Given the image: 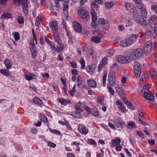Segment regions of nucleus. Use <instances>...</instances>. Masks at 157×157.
<instances>
[{
  "label": "nucleus",
  "mask_w": 157,
  "mask_h": 157,
  "mask_svg": "<svg viewBox=\"0 0 157 157\" xmlns=\"http://www.w3.org/2000/svg\"><path fill=\"white\" fill-rule=\"evenodd\" d=\"M133 68L136 77L137 78H139L141 74V68L140 64L138 62H135Z\"/></svg>",
  "instance_id": "6"
},
{
  "label": "nucleus",
  "mask_w": 157,
  "mask_h": 157,
  "mask_svg": "<svg viewBox=\"0 0 157 157\" xmlns=\"http://www.w3.org/2000/svg\"><path fill=\"white\" fill-rule=\"evenodd\" d=\"M53 33V39L55 41L57 44H60V43L62 42V41L61 40L59 37L58 33L57 32L54 33Z\"/></svg>",
  "instance_id": "20"
},
{
  "label": "nucleus",
  "mask_w": 157,
  "mask_h": 157,
  "mask_svg": "<svg viewBox=\"0 0 157 157\" xmlns=\"http://www.w3.org/2000/svg\"><path fill=\"white\" fill-rule=\"evenodd\" d=\"M49 25L52 30V33L57 32L58 29V22L56 21H52L49 23Z\"/></svg>",
  "instance_id": "10"
},
{
  "label": "nucleus",
  "mask_w": 157,
  "mask_h": 157,
  "mask_svg": "<svg viewBox=\"0 0 157 157\" xmlns=\"http://www.w3.org/2000/svg\"><path fill=\"white\" fill-rule=\"evenodd\" d=\"M25 77L26 80L30 81L32 79L35 78L36 76L33 73H29L28 74H25Z\"/></svg>",
  "instance_id": "21"
},
{
  "label": "nucleus",
  "mask_w": 157,
  "mask_h": 157,
  "mask_svg": "<svg viewBox=\"0 0 157 157\" xmlns=\"http://www.w3.org/2000/svg\"><path fill=\"white\" fill-rule=\"evenodd\" d=\"M33 101L35 103L38 105H41L42 103L41 100L38 98H34L33 99Z\"/></svg>",
  "instance_id": "37"
},
{
  "label": "nucleus",
  "mask_w": 157,
  "mask_h": 157,
  "mask_svg": "<svg viewBox=\"0 0 157 157\" xmlns=\"http://www.w3.org/2000/svg\"><path fill=\"white\" fill-rule=\"evenodd\" d=\"M0 72L4 75H9L10 74L9 71L6 69L1 70Z\"/></svg>",
  "instance_id": "42"
},
{
  "label": "nucleus",
  "mask_w": 157,
  "mask_h": 157,
  "mask_svg": "<svg viewBox=\"0 0 157 157\" xmlns=\"http://www.w3.org/2000/svg\"><path fill=\"white\" fill-rule=\"evenodd\" d=\"M69 0H67L66 2H65L63 4V12L66 18H67L68 16V3L69 2Z\"/></svg>",
  "instance_id": "14"
},
{
  "label": "nucleus",
  "mask_w": 157,
  "mask_h": 157,
  "mask_svg": "<svg viewBox=\"0 0 157 157\" xmlns=\"http://www.w3.org/2000/svg\"><path fill=\"white\" fill-rule=\"evenodd\" d=\"M22 0L23 2V3L22 4L23 11L25 14H26L28 13V7L27 3V0Z\"/></svg>",
  "instance_id": "19"
},
{
  "label": "nucleus",
  "mask_w": 157,
  "mask_h": 157,
  "mask_svg": "<svg viewBox=\"0 0 157 157\" xmlns=\"http://www.w3.org/2000/svg\"><path fill=\"white\" fill-rule=\"evenodd\" d=\"M128 39L123 40L120 42V45L123 47H125L131 45Z\"/></svg>",
  "instance_id": "22"
},
{
  "label": "nucleus",
  "mask_w": 157,
  "mask_h": 157,
  "mask_svg": "<svg viewBox=\"0 0 157 157\" xmlns=\"http://www.w3.org/2000/svg\"><path fill=\"white\" fill-rule=\"evenodd\" d=\"M134 18L135 21L142 26H146L147 24L146 20L136 12L134 13Z\"/></svg>",
  "instance_id": "3"
},
{
  "label": "nucleus",
  "mask_w": 157,
  "mask_h": 157,
  "mask_svg": "<svg viewBox=\"0 0 157 157\" xmlns=\"http://www.w3.org/2000/svg\"><path fill=\"white\" fill-rule=\"evenodd\" d=\"M14 3L16 5H19L21 4H22L23 2L22 0H15L14 1Z\"/></svg>",
  "instance_id": "54"
},
{
  "label": "nucleus",
  "mask_w": 157,
  "mask_h": 157,
  "mask_svg": "<svg viewBox=\"0 0 157 157\" xmlns=\"http://www.w3.org/2000/svg\"><path fill=\"white\" fill-rule=\"evenodd\" d=\"M141 5L140 8L137 7V8L140 10L141 13L142 15L144 17H145L147 16V14L145 6L143 4Z\"/></svg>",
  "instance_id": "17"
},
{
  "label": "nucleus",
  "mask_w": 157,
  "mask_h": 157,
  "mask_svg": "<svg viewBox=\"0 0 157 157\" xmlns=\"http://www.w3.org/2000/svg\"><path fill=\"white\" fill-rule=\"evenodd\" d=\"M75 85L73 86L72 89L71 90H70V91H69V93H70V94L72 96H73L74 93L75 92Z\"/></svg>",
  "instance_id": "58"
},
{
  "label": "nucleus",
  "mask_w": 157,
  "mask_h": 157,
  "mask_svg": "<svg viewBox=\"0 0 157 157\" xmlns=\"http://www.w3.org/2000/svg\"><path fill=\"white\" fill-rule=\"evenodd\" d=\"M107 72L106 71H105L103 73V75L102 77V82L103 86H105L106 85V78L107 77Z\"/></svg>",
  "instance_id": "36"
},
{
  "label": "nucleus",
  "mask_w": 157,
  "mask_h": 157,
  "mask_svg": "<svg viewBox=\"0 0 157 157\" xmlns=\"http://www.w3.org/2000/svg\"><path fill=\"white\" fill-rule=\"evenodd\" d=\"M11 17V14L7 12L5 13L2 15L1 16V18L2 19H4L6 18H9Z\"/></svg>",
  "instance_id": "31"
},
{
  "label": "nucleus",
  "mask_w": 157,
  "mask_h": 157,
  "mask_svg": "<svg viewBox=\"0 0 157 157\" xmlns=\"http://www.w3.org/2000/svg\"><path fill=\"white\" fill-rule=\"evenodd\" d=\"M39 117L40 119L43 122H46L48 121V119L45 116L43 115H40Z\"/></svg>",
  "instance_id": "47"
},
{
  "label": "nucleus",
  "mask_w": 157,
  "mask_h": 157,
  "mask_svg": "<svg viewBox=\"0 0 157 157\" xmlns=\"http://www.w3.org/2000/svg\"><path fill=\"white\" fill-rule=\"evenodd\" d=\"M151 9L157 13V6L153 5L151 6Z\"/></svg>",
  "instance_id": "64"
},
{
  "label": "nucleus",
  "mask_w": 157,
  "mask_h": 157,
  "mask_svg": "<svg viewBox=\"0 0 157 157\" xmlns=\"http://www.w3.org/2000/svg\"><path fill=\"white\" fill-rule=\"evenodd\" d=\"M41 21V18H37L36 20L35 25L36 26H38L40 24Z\"/></svg>",
  "instance_id": "56"
},
{
  "label": "nucleus",
  "mask_w": 157,
  "mask_h": 157,
  "mask_svg": "<svg viewBox=\"0 0 157 157\" xmlns=\"http://www.w3.org/2000/svg\"><path fill=\"white\" fill-rule=\"evenodd\" d=\"M139 35L138 34H135L132 35L130 37L128 38L131 45L135 43Z\"/></svg>",
  "instance_id": "16"
},
{
  "label": "nucleus",
  "mask_w": 157,
  "mask_h": 157,
  "mask_svg": "<svg viewBox=\"0 0 157 157\" xmlns=\"http://www.w3.org/2000/svg\"><path fill=\"white\" fill-rule=\"evenodd\" d=\"M143 51L141 48H138L132 51L129 56V59H135L140 57L143 53Z\"/></svg>",
  "instance_id": "2"
},
{
  "label": "nucleus",
  "mask_w": 157,
  "mask_h": 157,
  "mask_svg": "<svg viewBox=\"0 0 157 157\" xmlns=\"http://www.w3.org/2000/svg\"><path fill=\"white\" fill-rule=\"evenodd\" d=\"M51 132L55 134H59L60 133V132L59 131L56 130H51Z\"/></svg>",
  "instance_id": "63"
},
{
  "label": "nucleus",
  "mask_w": 157,
  "mask_h": 157,
  "mask_svg": "<svg viewBox=\"0 0 157 157\" xmlns=\"http://www.w3.org/2000/svg\"><path fill=\"white\" fill-rule=\"evenodd\" d=\"M91 41L95 43H99L101 41L100 38L98 36H94L91 38Z\"/></svg>",
  "instance_id": "32"
},
{
  "label": "nucleus",
  "mask_w": 157,
  "mask_h": 157,
  "mask_svg": "<svg viewBox=\"0 0 157 157\" xmlns=\"http://www.w3.org/2000/svg\"><path fill=\"white\" fill-rule=\"evenodd\" d=\"M148 79V77L147 75H144L142 76V78L141 79V80L142 81H146Z\"/></svg>",
  "instance_id": "62"
},
{
  "label": "nucleus",
  "mask_w": 157,
  "mask_h": 157,
  "mask_svg": "<svg viewBox=\"0 0 157 157\" xmlns=\"http://www.w3.org/2000/svg\"><path fill=\"white\" fill-rule=\"evenodd\" d=\"M58 100L61 104L64 105H65L66 104L69 102V100H64L62 98L59 99Z\"/></svg>",
  "instance_id": "45"
},
{
  "label": "nucleus",
  "mask_w": 157,
  "mask_h": 157,
  "mask_svg": "<svg viewBox=\"0 0 157 157\" xmlns=\"http://www.w3.org/2000/svg\"><path fill=\"white\" fill-rule=\"evenodd\" d=\"M108 84L109 86H114L116 84V78L115 72L114 70H111L109 73L108 75Z\"/></svg>",
  "instance_id": "4"
},
{
  "label": "nucleus",
  "mask_w": 157,
  "mask_h": 157,
  "mask_svg": "<svg viewBox=\"0 0 157 157\" xmlns=\"http://www.w3.org/2000/svg\"><path fill=\"white\" fill-rule=\"evenodd\" d=\"M4 63L7 68L10 69L12 68V64L10 60L7 59H5L4 61Z\"/></svg>",
  "instance_id": "35"
},
{
  "label": "nucleus",
  "mask_w": 157,
  "mask_h": 157,
  "mask_svg": "<svg viewBox=\"0 0 157 157\" xmlns=\"http://www.w3.org/2000/svg\"><path fill=\"white\" fill-rule=\"evenodd\" d=\"M79 62L80 64L82 65L81 66V68L82 69H85V61L84 60L83 58H81L79 60Z\"/></svg>",
  "instance_id": "43"
},
{
  "label": "nucleus",
  "mask_w": 157,
  "mask_h": 157,
  "mask_svg": "<svg viewBox=\"0 0 157 157\" xmlns=\"http://www.w3.org/2000/svg\"><path fill=\"white\" fill-rule=\"evenodd\" d=\"M121 142L120 139L117 138L114 140H113L112 141V147H115L117 145L119 144Z\"/></svg>",
  "instance_id": "24"
},
{
  "label": "nucleus",
  "mask_w": 157,
  "mask_h": 157,
  "mask_svg": "<svg viewBox=\"0 0 157 157\" xmlns=\"http://www.w3.org/2000/svg\"><path fill=\"white\" fill-rule=\"evenodd\" d=\"M107 52L109 55V56H111L114 54V50L112 49H110L108 50Z\"/></svg>",
  "instance_id": "61"
},
{
  "label": "nucleus",
  "mask_w": 157,
  "mask_h": 157,
  "mask_svg": "<svg viewBox=\"0 0 157 157\" xmlns=\"http://www.w3.org/2000/svg\"><path fill=\"white\" fill-rule=\"evenodd\" d=\"M87 83L88 86L90 87L94 88L97 86L96 82L93 80H88L87 81Z\"/></svg>",
  "instance_id": "23"
},
{
  "label": "nucleus",
  "mask_w": 157,
  "mask_h": 157,
  "mask_svg": "<svg viewBox=\"0 0 157 157\" xmlns=\"http://www.w3.org/2000/svg\"><path fill=\"white\" fill-rule=\"evenodd\" d=\"M78 13L80 17L87 20L89 18L88 12L85 9L79 7L78 10Z\"/></svg>",
  "instance_id": "5"
},
{
  "label": "nucleus",
  "mask_w": 157,
  "mask_h": 157,
  "mask_svg": "<svg viewBox=\"0 0 157 157\" xmlns=\"http://www.w3.org/2000/svg\"><path fill=\"white\" fill-rule=\"evenodd\" d=\"M136 133L138 136H139L140 137H141L142 138H144V135L142 132H140L137 131Z\"/></svg>",
  "instance_id": "60"
},
{
  "label": "nucleus",
  "mask_w": 157,
  "mask_h": 157,
  "mask_svg": "<svg viewBox=\"0 0 157 157\" xmlns=\"http://www.w3.org/2000/svg\"><path fill=\"white\" fill-rule=\"evenodd\" d=\"M91 11H97L98 9V6L96 3L94 2H92L91 4Z\"/></svg>",
  "instance_id": "34"
},
{
  "label": "nucleus",
  "mask_w": 157,
  "mask_h": 157,
  "mask_svg": "<svg viewBox=\"0 0 157 157\" xmlns=\"http://www.w3.org/2000/svg\"><path fill=\"white\" fill-rule=\"evenodd\" d=\"M112 86H109V84L107 85V87L109 90V92L111 93L112 95H113L115 93L114 90L113 89V88L112 87Z\"/></svg>",
  "instance_id": "46"
},
{
  "label": "nucleus",
  "mask_w": 157,
  "mask_h": 157,
  "mask_svg": "<svg viewBox=\"0 0 157 157\" xmlns=\"http://www.w3.org/2000/svg\"><path fill=\"white\" fill-rule=\"evenodd\" d=\"M95 65L94 64H93L91 66H88L86 67V70L88 72H90L94 71L95 69Z\"/></svg>",
  "instance_id": "33"
},
{
  "label": "nucleus",
  "mask_w": 157,
  "mask_h": 157,
  "mask_svg": "<svg viewBox=\"0 0 157 157\" xmlns=\"http://www.w3.org/2000/svg\"><path fill=\"white\" fill-rule=\"evenodd\" d=\"M150 74L153 78L155 80L157 79V71L154 69H151L150 72Z\"/></svg>",
  "instance_id": "25"
},
{
  "label": "nucleus",
  "mask_w": 157,
  "mask_h": 157,
  "mask_svg": "<svg viewBox=\"0 0 157 157\" xmlns=\"http://www.w3.org/2000/svg\"><path fill=\"white\" fill-rule=\"evenodd\" d=\"M115 89L117 93L120 96H121L124 94L123 89L121 87L119 86H116Z\"/></svg>",
  "instance_id": "26"
},
{
  "label": "nucleus",
  "mask_w": 157,
  "mask_h": 157,
  "mask_svg": "<svg viewBox=\"0 0 157 157\" xmlns=\"http://www.w3.org/2000/svg\"><path fill=\"white\" fill-rule=\"evenodd\" d=\"M75 108L76 111L78 113H80L83 111V109L78 103L77 105L75 106Z\"/></svg>",
  "instance_id": "39"
},
{
  "label": "nucleus",
  "mask_w": 157,
  "mask_h": 157,
  "mask_svg": "<svg viewBox=\"0 0 157 157\" xmlns=\"http://www.w3.org/2000/svg\"><path fill=\"white\" fill-rule=\"evenodd\" d=\"M147 31L145 33L144 37L147 39L151 38L153 35V29L147 28Z\"/></svg>",
  "instance_id": "18"
},
{
  "label": "nucleus",
  "mask_w": 157,
  "mask_h": 157,
  "mask_svg": "<svg viewBox=\"0 0 157 157\" xmlns=\"http://www.w3.org/2000/svg\"><path fill=\"white\" fill-rule=\"evenodd\" d=\"M141 93L144 95V98L147 100L151 101L154 99V94L150 93L149 90L148 84H146L143 87Z\"/></svg>",
  "instance_id": "1"
},
{
  "label": "nucleus",
  "mask_w": 157,
  "mask_h": 157,
  "mask_svg": "<svg viewBox=\"0 0 157 157\" xmlns=\"http://www.w3.org/2000/svg\"><path fill=\"white\" fill-rule=\"evenodd\" d=\"M108 22V21L104 19L103 18H101L99 19L98 21V23L99 24L105 25V23H107Z\"/></svg>",
  "instance_id": "44"
},
{
  "label": "nucleus",
  "mask_w": 157,
  "mask_h": 157,
  "mask_svg": "<svg viewBox=\"0 0 157 157\" xmlns=\"http://www.w3.org/2000/svg\"><path fill=\"white\" fill-rule=\"evenodd\" d=\"M127 127L129 129H131L133 128H135V124L132 121L129 122L127 125Z\"/></svg>",
  "instance_id": "38"
},
{
  "label": "nucleus",
  "mask_w": 157,
  "mask_h": 157,
  "mask_svg": "<svg viewBox=\"0 0 157 157\" xmlns=\"http://www.w3.org/2000/svg\"><path fill=\"white\" fill-rule=\"evenodd\" d=\"M87 142L90 144L93 145H95L96 144V142L95 140H93L91 139H90L88 140Z\"/></svg>",
  "instance_id": "57"
},
{
  "label": "nucleus",
  "mask_w": 157,
  "mask_h": 157,
  "mask_svg": "<svg viewBox=\"0 0 157 157\" xmlns=\"http://www.w3.org/2000/svg\"><path fill=\"white\" fill-rule=\"evenodd\" d=\"M133 1L136 3L137 7L140 8V4H143L141 3L142 0H133Z\"/></svg>",
  "instance_id": "48"
},
{
  "label": "nucleus",
  "mask_w": 157,
  "mask_h": 157,
  "mask_svg": "<svg viewBox=\"0 0 157 157\" xmlns=\"http://www.w3.org/2000/svg\"><path fill=\"white\" fill-rule=\"evenodd\" d=\"M128 107L130 109L132 110H134L135 109V107L130 102H129L127 105Z\"/></svg>",
  "instance_id": "49"
},
{
  "label": "nucleus",
  "mask_w": 157,
  "mask_h": 157,
  "mask_svg": "<svg viewBox=\"0 0 157 157\" xmlns=\"http://www.w3.org/2000/svg\"><path fill=\"white\" fill-rule=\"evenodd\" d=\"M119 108L124 113H125L127 111L126 109L125 106L124 105H122L119 106Z\"/></svg>",
  "instance_id": "51"
},
{
  "label": "nucleus",
  "mask_w": 157,
  "mask_h": 157,
  "mask_svg": "<svg viewBox=\"0 0 157 157\" xmlns=\"http://www.w3.org/2000/svg\"><path fill=\"white\" fill-rule=\"evenodd\" d=\"M78 129L80 133L82 135H86L88 132V128L83 124H79Z\"/></svg>",
  "instance_id": "11"
},
{
  "label": "nucleus",
  "mask_w": 157,
  "mask_h": 157,
  "mask_svg": "<svg viewBox=\"0 0 157 157\" xmlns=\"http://www.w3.org/2000/svg\"><path fill=\"white\" fill-rule=\"evenodd\" d=\"M58 45L56 48L55 51L56 52H60L62 51L63 48V45L61 43H60V44H57Z\"/></svg>",
  "instance_id": "28"
},
{
  "label": "nucleus",
  "mask_w": 157,
  "mask_h": 157,
  "mask_svg": "<svg viewBox=\"0 0 157 157\" xmlns=\"http://www.w3.org/2000/svg\"><path fill=\"white\" fill-rule=\"evenodd\" d=\"M14 37L15 40H18L20 39V36L17 32H16L14 33Z\"/></svg>",
  "instance_id": "59"
},
{
  "label": "nucleus",
  "mask_w": 157,
  "mask_h": 157,
  "mask_svg": "<svg viewBox=\"0 0 157 157\" xmlns=\"http://www.w3.org/2000/svg\"><path fill=\"white\" fill-rule=\"evenodd\" d=\"M115 124L116 127L117 128H122V126L125 124L124 121L121 118H117L115 121Z\"/></svg>",
  "instance_id": "15"
},
{
  "label": "nucleus",
  "mask_w": 157,
  "mask_h": 157,
  "mask_svg": "<svg viewBox=\"0 0 157 157\" xmlns=\"http://www.w3.org/2000/svg\"><path fill=\"white\" fill-rule=\"evenodd\" d=\"M18 22L20 24H23L24 23V20L22 17L19 16L17 19Z\"/></svg>",
  "instance_id": "53"
},
{
  "label": "nucleus",
  "mask_w": 157,
  "mask_h": 157,
  "mask_svg": "<svg viewBox=\"0 0 157 157\" xmlns=\"http://www.w3.org/2000/svg\"><path fill=\"white\" fill-rule=\"evenodd\" d=\"M73 26L75 31L77 33H80L82 29L81 25L77 21H74L73 22Z\"/></svg>",
  "instance_id": "13"
},
{
  "label": "nucleus",
  "mask_w": 157,
  "mask_h": 157,
  "mask_svg": "<svg viewBox=\"0 0 157 157\" xmlns=\"http://www.w3.org/2000/svg\"><path fill=\"white\" fill-rule=\"evenodd\" d=\"M77 85L78 87L81 85L84 82V81L83 80V78H82L80 76H78L77 78Z\"/></svg>",
  "instance_id": "30"
},
{
  "label": "nucleus",
  "mask_w": 157,
  "mask_h": 157,
  "mask_svg": "<svg viewBox=\"0 0 157 157\" xmlns=\"http://www.w3.org/2000/svg\"><path fill=\"white\" fill-rule=\"evenodd\" d=\"M72 74V79L73 82L76 81V75L78 74V71L76 69H72L71 70Z\"/></svg>",
  "instance_id": "29"
},
{
  "label": "nucleus",
  "mask_w": 157,
  "mask_h": 157,
  "mask_svg": "<svg viewBox=\"0 0 157 157\" xmlns=\"http://www.w3.org/2000/svg\"><path fill=\"white\" fill-rule=\"evenodd\" d=\"M49 44L51 48L53 51H55L56 47L54 43L51 42Z\"/></svg>",
  "instance_id": "55"
},
{
  "label": "nucleus",
  "mask_w": 157,
  "mask_h": 157,
  "mask_svg": "<svg viewBox=\"0 0 157 157\" xmlns=\"http://www.w3.org/2000/svg\"><path fill=\"white\" fill-rule=\"evenodd\" d=\"M126 8L129 12L134 13L137 12V10L135 7L130 3H128L126 5Z\"/></svg>",
  "instance_id": "12"
},
{
  "label": "nucleus",
  "mask_w": 157,
  "mask_h": 157,
  "mask_svg": "<svg viewBox=\"0 0 157 157\" xmlns=\"http://www.w3.org/2000/svg\"><path fill=\"white\" fill-rule=\"evenodd\" d=\"M30 44V49L36 48L35 47V45L33 39L31 40Z\"/></svg>",
  "instance_id": "50"
},
{
  "label": "nucleus",
  "mask_w": 157,
  "mask_h": 157,
  "mask_svg": "<svg viewBox=\"0 0 157 157\" xmlns=\"http://www.w3.org/2000/svg\"><path fill=\"white\" fill-rule=\"evenodd\" d=\"M117 59L118 61L122 63H127L129 61V57H125L123 56H119L117 57Z\"/></svg>",
  "instance_id": "9"
},
{
  "label": "nucleus",
  "mask_w": 157,
  "mask_h": 157,
  "mask_svg": "<svg viewBox=\"0 0 157 157\" xmlns=\"http://www.w3.org/2000/svg\"><path fill=\"white\" fill-rule=\"evenodd\" d=\"M152 43L151 40L148 41L146 43L144 48V50L145 53L147 54L151 52Z\"/></svg>",
  "instance_id": "7"
},
{
  "label": "nucleus",
  "mask_w": 157,
  "mask_h": 157,
  "mask_svg": "<svg viewBox=\"0 0 157 157\" xmlns=\"http://www.w3.org/2000/svg\"><path fill=\"white\" fill-rule=\"evenodd\" d=\"M85 109L87 112L89 114H91L94 116H98L100 115V113L97 109L95 108L92 109L87 106L85 107Z\"/></svg>",
  "instance_id": "8"
},
{
  "label": "nucleus",
  "mask_w": 157,
  "mask_h": 157,
  "mask_svg": "<svg viewBox=\"0 0 157 157\" xmlns=\"http://www.w3.org/2000/svg\"><path fill=\"white\" fill-rule=\"evenodd\" d=\"M92 20L93 21H96L97 19L96 13L95 11H91Z\"/></svg>",
  "instance_id": "40"
},
{
  "label": "nucleus",
  "mask_w": 157,
  "mask_h": 157,
  "mask_svg": "<svg viewBox=\"0 0 157 157\" xmlns=\"http://www.w3.org/2000/svg\"><path fill=\"white\" fill-rule=\"evenodd\" d=\"M155 21H152V20H149L148 24V25H147V28H150L151 29H153V28L156 25H157V24H155Z\"/></svg>",
  "instance_id": "27"
},
{
  "label": "nucleus",
  "mask_w": 157,
  "mask_h": 157,
  "mask_svg": "<svg viewBox=\"0 0 157 157\" xmlns=\"http://www.w3.org/2000/svg\"><path fill=\"white\" fill-rule=\"evenodd\" d=\"M30 50L32 57L33 58H35L37 55V52L36 50V48L31 49Z\"/></svg>",
  "instance_id": "41"
},
{
  "label": "nucleus",
  "mask_w": 157,
  "mask_h": 157,
  "mask_svg": "<svg viewBox=\"0 0 157 157\" xmlns=\"http://www.w3.org/2000/svg\"><path fill=\"white\" fill-rule=\"evenodd\" d=\"M113 6V3L112 2H109L105 4L106 7L108 9H110Z\"/></svg>",
  "instance_id": "52"
}]
</instances>
